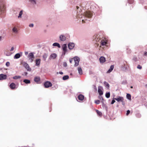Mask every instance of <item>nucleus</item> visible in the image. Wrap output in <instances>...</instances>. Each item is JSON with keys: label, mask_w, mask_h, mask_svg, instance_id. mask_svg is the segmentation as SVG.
I'll return each instance as SVG.
<instances>
[{"label": "nucleus", "mask_w": 147, "mask_h": 147, "mask_svg": "<svg viewBox=\"0 0 147 147\" xmlns=\"http://www.w3.org/2000/svg\"><path fill=\"white\" fill-rule=\"evenodd\" d=\"M77 9V18H79L82 20L83 23L86 22L85 21L87 20H89L93 15L92 13L89 11H85L83 12L80 7L78 6L76 7Z\"/></svg>", "instance_id": "f257e3e1"}, {"label": "nucleus", "mask_w": 147, "mask_h": 147, "mask_svg": "<svg viewBox=\"0 0 147 147\" xmlns=\"http://www.w3.org/2000/svg\"><path fill=\"white\" fill-rule=\"evenodd\" d=\"M34 53L31 52L28 55L27 58L29 62L32 63L33 61L34 58Z\"/></svg>", "instance_id": "f03ea898"}, {"label": "nucleus", "mask_w": 147, "mask_h": 147, "mask_svg": "<svg viewBox=\"0 0 147 147\" xmlns=\"http://www.w3.org/2000/svg\"><path fill=\"white\" fill-rule=\"evenodd\" d=\"M22 63L27 71H31V69L30 68L28 64L26 62H24Z\"/></svg>", "instance_id": "7ed1b4c3"}, {"label": "nucleus", "mask_w": 147, "mask_h": 147, "mask_svg": "<svg viewBox=\"0 0 147 147\" xmlns=\"http://www.w3.org/2000/svg\"><path fill=\"white\" fill-rule=\"evenodd\" d=\"M93 40L96 42H100V36L99 34L95 35L93 37Z\"/></svg>", "instance_id": "20e7f679"}, {"label": "nucleus", "mask_w": 147, "mask_h": 147, "mask_svg": "<svg viewBox=\"0 0 147 147\" xmlns=\"http://www.w3.org/2000/svg\"><path fill=\"white\" fill-rule=\"evenodd\" d=\"M100 42L101 44L100 47H101V46H104L105 45L107 44V41L106 39L104 38L101 39Z\"/></svg>", "instance_id": "39448f33"}, {"label": "nucleus", "mask_w": 147, "mask_h": 147, "mask_svg": "<svg viewBox=\"0 0 147 147\" xmlns=\"http://www.w3.org/2000/svg\"><path fill=\"white\" fill-rule=\"evenodd\" d=\"M62 49L63 51V54L65 55L67 51V46L66 44H64L62 46Z\"/></svg>", "instance_id": "423d86ee"}, {"label": "nucleus", "mask_w": 147, "mask_h": 147, "mask_svg": "<svg viewBox=\"0 0 147 147\" xmlns=\"http://www.w3.org/2000/svg\"><path fill=\"white\" fill-rule=\"evenodd\" d=\"M74 59L75 63V65L76 66H78L80 61L79 58L78 57H75L74 58Z\"/></svg>", "instance_id": "0eeeda50"}, {"label": "nucleus", "mask_w": 147, "mask_h": 147, "mask_svg": "<svg viewBox=\"0 0 147 147\" xmlns=\"http://www.w3.org/2000/svg\"><path fill=\"white\" fill-rule=\"evenodd\" d=\"M102 89V87L101 86H100L98 87V92L100 95H102L103 94Z\"/></svg>", "instance_id": "6e6552de"}, {"label": "nucleus", "mask_w": 147, "mask_h": 147, "mask_svg": "<svg viewBox=\"0 0 147 147\" xmlns=\"http://www.w3.org/2000/svg\"><path fill=\"white\" fill-rule=\"evenodd\" d=\"M52 84L49 81H47L44 83V86L45 88H48L52 86Z\"/></svg>", "instance_id": "1a4fd4ad"}, {"label": "nucleus", "mask_w": 147, "mask_h": 147, "mask_svg": "<svg viewBox=\"0 0 147 147\" xmlns=\"http://www.w3.org/2000/svg\"><path fill=\"white\" fill-rule=\"evenodd\" d=\"M68 48L70 49H72L75 46L74 44L72 42H70L68 44Z\"/></svg>", "instance_id": "9d476101"}, {"label": "nucleus", "mask_w": 147, "mask_h": 147, "mask_svg": "<svg viewBox=\"0 0 147 147\" xmlns=\"http://www.w3.org/2000/svg\"><path fill=\"white\" fill-rule=\"evenodd\" d=\"M114 99L116 100L118 102H123V97L119 96L117 98H114Z\"/></svg>", "instance_id": "9b49d317"}, {"label": "nucleus", "mask_w": 147, "mask_h": 147, "mask_svg": "<svg viewBox=\"0 0 147 147\" xmlns=\"http://www.w3.org/2000/svg\"><path fill=\"white\" fill-rule=\"evenodd\" d=\"M59 38L60 40L62 41H65L66 39V37L63 34H61L59 36Z\"/></svg>", "instance_id": "f8f14e48"}, {"label": "nucleus", "mask_w": 147, "mask_h": 147, "mask_svg": "<svg viewBox=\"0 0 147 147\" xmlns=\"http://www.w3.org/2000/svg\"><path fill=\"white\" fill-rule=\"evenodd\" d=\"M7 76L6 75L1 74H0V80H3L6 79L7 78Z\"/></svg>", "instance_id": "ddd939ff"}, {"label": "nucleus", "mask_w": 147, "mask_h": 147, "mask_svg": "<svg viewBox=\"0 0 147 147\" xmlns=\"http://www.w3.org/2000/svg\"><path fill=\"white\" fill-rule=\"evenodd\" d=\"M57 57V55L56 54L54 53L51 54L49 58V59H54L56 58Z\"/></svg>", "instance_id": "4468645a"}, {"label": "nucleus", "mask_w": 147, "mask_h": 147, "mask_svg": "<svg viewBox=\"0 0 147 147\" xmlns=\"http://www.w3.org/2000/svg\"><path fill=\"white\" fill-rule=\"evenodd\" d=\"M41 60L40 59H36L35 61L36 65V66L39 67L40 65Z\"/></svg>", "instance_id": "2eb2a0df"}, {"label": "nucleus", "mask_w": 147, "mask_h": 147, "mask_svg": "<svg viewBox=\"0 0 147 147\" xmlns=\"http://www.w3.org/2000/svg\"><path fill=\"white\" fill-rule=\"evenodd\" d=\"M99 60L100 63H103L105 62L106 59L105 57L102 56L100 58Z\"/></svg>", "instance_id": "dca6fc26"}, {"label": "nucleus", "mask_w": 147, "mask_h": 147, "mask_svg": "<svg viewBox=\"0 0 147 147\" xmlns=\"http://www.w3.org/2000/svg\"><path fill=\"white\" fill-rule=\"evenodd\" d=\"M10 87L12 89H15L16 87V85L13 83H11L10 85Z\"/></svg>", "instance_id": "f3484780"}, {"label": "nucleus", "mask_w": 147, "mask_h": 147, "mask_svg": "<svg viewBox=\"0 0 147 147\" xmlns=\"http://www.w3.org/2000/svg\"><path fill=\"white\" fill-rule=\"evenodd\" d=\"M40 80V78L39 77H36L34 78V81L37 83H39Z\"/></svg>", "instance_id": "a211bd4d"}, {"label": "nucleus", "mask_w": 147, "mask_h": 147, "mask_svg": "<svg viewBox=\"0 0 147 147\" xmlns=\"http://www.w3.org/2000/svg\"><path fill=\"white\" fill-rule=\"evenodd\" d=\"M78 98L79 100H81V101H82L84 100V96L82 94H80L78 96Z\"/></svg>", "instance_id": "6ab92c4d"}, {"label": "nucleus", "mask_w": 147, "mask_h": 147, "mask_svg": "<svg viewBox=\"0 0 147 147\" xmlns=\"http://www.w3.org/2000/svg\"><path fill=\"white\" fill-rule=\"evenodd\" d=\"M13 32L15 34H17L18 32V30L17 28L15 27H13L12 28Z\"/></svg>", "instance_id": "aec40b11"}, {"label": "nucleus", "mask_w": 147, "mask_h": 147, "mask_svg": "<svg viewBox=\"0 0 147 147\" xmlns=\"http://www.w3.org/2000/svg\"><path fill=\"white\" fill-rule=\"evenodd\" d=\"M103 84L107 88L109 89V88L110 86L108 82L106 81H105L103 82Z\"/></svg>", "instance_id": "412c9836"}, {"label": "nucleus", "mask_w": 147, "mask_h": 147, "mask_svg": "<svg viewBox=\"0 0 147 147\" xmlns=\"http://www.w3.org/2000/svg\"><path fill=\"white\" fill-rule=\"evenodd\" d=\"M113 68L114 66L113 65H111V66L110 69L107 71V73H109L111 72L113 70Z\"/></svg>", "instance_id": "4be33fe9"}, {"label": "nucleus", "mask_w": 147, "mask_h": 147, "mask_svg": "<svg viewBox=\"0 0 147 147\" xmlns=\"http://www.w3.org/2000/svg\"><path fill=\"white\" fill-rule=\"evenodd\" d=\"M20 54L18 53L16 54L14 56V58L15 59H17L19 58L20 57Z\"/></svg>", "instance_id": "5701e85b"}, {"label": "nucleus", "mask_w": 147, "mask_h": 147, "mask_svg": "<svg viewBox=\"0 0 147 147\" xmlns=\"http://www.w3.org/2000/svg\"><path fill=\"white\" fill-rule=\"evenodd\" d=\"M53 46H57L59 48H61V46L60 44L57 42H55L53 43Z\"/></svg>", "instance_id": "b1692460"}, {"label": "nucleus", "mask_w": 147, "mask_h": 147, "mask_svg": "<svg viewBox=\"0 0 147 147\" xmlns=\"http://www.w3.org/2000/svg\"><path fill=\"white\" fill-rule=\"evenodd\" d=\"M78 73L80 75L82 74V68L80 67H78Z\"/></svg>", "instance_id": "393cba45"}, {"label": "nucleus", "mask_w": 147, "mask_h": 147, "mask_svg": "<svg viewBox=\"0 0 147 147\" xmlns=\"http://www.w3.org/2000/svg\"><path fill=\"white\" fill-rule=\"evenodd\" d=\"M23 10H21L19 12V15L18 17V18H21L22 17V15L23 14Z\"/></svg>", "instance_id": "a878e982"}, {"label": "nucleus", "mask_w": 147, "mask_h": 147, "mask_svg": "<svg viewBox=\"0 0 147 147\" xmlns=\"http://www.w3.org/2000/svg\"><path fill=\"white\" fill-rule=\"evenodd\" d=\"M48 56V55L46 53L44 54L42 56V58L44 61H45Z\"/></svg>", "instance_id": "bb28decb"}, {"label": "nucleus", "mask_w": 147, "mask_h": 147, "mask_svg": "<svg viewBox=\"0 0 147 147\" xmlns=\"http://www.w3.org/2000/svg\"><path fill=\"white\" fill-rule=\"evenodd\" d=\"M4 9V7H2L0 4V15H1L2 13L3 12Z\"/></svg>", "instance_id": "cd10ccee"}, {"label": "nucleus", "mask_w": 147, "mask_h": 147, "mask_svg": "<svg viewBox=\"0 0 147 147\" xmlns=\"http://www.w3.org/2000/svg\"><path fill=\"white\" fill-rule=\"evenodd\" d=\"M21 78V76H15L13 77V78L15 80H17Z\"/></svg>", "instance_id": "c85d7f7f"}, {"label": "nucleus", "mask_w": 147, "mask_h": 147, "mask_svg": "<svg viewBox=\"0 0 147 147\" xmlns=\"http://www.w3.org/2000/svg\"><path fill=\"white\" fill-rule=\"evenodd\" d=\"M23 82H24V83L26 84H29L30 83V80L27 79L24 80H23Z\"/></svg>", "instance_id": "c756f323"}, {"label": "nucleus", "mask_w": 147, "mask_h": 147, "mask_svg": "<svg viewBox=\"0 0 147 147\" xmlns=\"http://www.w3.org/2000/svg\"><path fill=\"white\" fill-rule=\"evenodd\" d=\"M126 97L128 99L131 100V96L130 94H127L126 95Z\"/></svg>", "instance_id": "7c9ffc66"}, {"label": "nucleus", "mask_w": 147, "mask_h": 147, "mask_svg": "<svg viewBox=\"0 0 147 147\" xmlns=\"http://www.w3.org/2000/svg\"><path fill=\"white\" fill-rule=\"evenodd\" d=\"M69 78V77L68 75L65 76L63 77V80H65L68 79Z\"/></svg>", "instance_id": "2f4dec72"}, {"label": "nucleus", "mask_w": 147, "mask_h": 147, "mask_svg": "<svg viewBox=\"0 0 147 147\" xmlns=\"http://www.w3.org/2000/svg\"><path fill=\"white\" fill-rule=\"evenodd\" d=\"M105 96L107 98H109L110 96V93L109 92H107L105 94Z\"/></svg>", "instance_id": "473e14b6"}, {"label": "nucleus", "mask_w": 147, "mask_h": 147, "mask_svg": "<svg viewBox=\"0 0 147 147\" xmlns=\"http://www.w3.org/2000/svg\"><path fill=\"white\" fill-rule=\"evenodd\" d=\"M96 111L97 114L98 115L100 116H101L102 115V113L101 112H100V111L98 110H96Z\"/></svg>", "instance_id": "72a5a7b5"}, {"label": "nucleus", "mask_w": 147, "mask_h": 147, "mask_svg": "<svg viewBox=\"0 0 147 147\" xmlns=\"http://www.w3.org/2000/svg\"><path fill=\"white\" fill-rule=\"evenodd\" d=\"M30 2L33 4H36L35 0H30Z\"/></svg>", "instance_id": "f704fd0d"}, {"label": "nucleus", "mask_w": 147, "mask_h": 147, "mask_svg": "<svg viewBox=\"0 0 147 147\" xmlns=\"http://www.w3.org/2000/svg\"><path fill=\"white\" fill-rule=\"evenodd\" d=\"M95 103L97 104H99L100 103V101L99 100H97L95 101Z\"/></svg>", "instance_id": "c9c22d12"}, {"label": "nucleus", "mask_w": 147, "mask_h": 147, "mask_svg": "<svg viewBox=\"0 0 147 147\" xmlns=\"http://www.w3.org/2000/svg\"><path fill=\"white\" fill-rule=\"evenodd\" d=\"M137 68L141 69H142V67L140 65H138L137 66Z\"/></svg>", "instance_id": "e433bc0d"}, {"label": "nucleus", "mask_w": 147, "mask_h": 147, "mask_svg": "<svg viewBox=\"0 0 147 147\" xmlns=\"http://www.w3.org/2000/svg\"><path fill=\"white\" fill-rule=\"evenodd\" d=\"M4 38V37L0 35V41L2 40Z\"/></svg>", "instance_id": "4c0bfd02"}, {"label": "nucleus", "mask_w": 147, "mask_h": 147, "mask_svg": "<svg viewBox=\"0 0 147 147\" xmlns=\"http://www.w3.org/2000/svg\"><path fill=\"white\" fill-rule=\"evenodd\" d=\"M63 65L65 67H66L67 66V63L65 62L63 63Z\"/></svg>", "instance_id": "58836bf2"}, {"label": "nucleus", "mask_w": 147, "mask_h": 147, "mask_svg": "<svg viewBox=\"0 0 147 147\" xmlns=\"http://www.w3.org/2000/svg\"><path fill=\"white\" fill-rule=\"evenodd\" d=\"M99 99H100V100H103V98H102V96H101V95H100L99 96Z\"/></svg>", "instance_id": "ea45409f"}, {"label": "nucleus", "mask_w": 147, "mask_h": 147, "mask_svg": "<svg viewBox=\"0 0 147 147\" xmlns=\"http://www.w3.org/2000/svg\"><path fill=\"white\" fill-rule=\"evenodd\" d=\"M9 65H10V63L9 62H6V65L8 67Z\"/></svg>", "instance_id": "a19ab883"}, {"label": "nucleus", "mask_w": 147, "mask_h": 147, "mask_svg": "<svg viewBox=\"0 0 147 147\" xmlns=\"http://www.w3.org/2000/svg\"><path fill=\"white\" fill-rule=\"evenodd\" d=\"M130 112V111L129 110H127V113H126V115H128L129 113Z\"/></svg>", "instance_id": "79ce46f5"}, {"label": "nucleus", "mask_w": 147, "mask_h": 147, "mask_svg": "<svg viewBox=\"0 0 147 147\" xmlns=\"http://www.w3.org/2000/svg\"><path fill=\"white\" fill-rule=\"evenodd\" d=\"M14 49V47H12L11 48V49H10V51H13Z\"/></svg>", "instance_id": "37998d69"}, {"label": "nucleus", "mask_w": 147, "mask_h": 147, "mask_svg": "<svg viewBox=\"0 0 147 147\" xmlns=\"http://www.w3.org/2000/svg\"><path fill=\"white\" fill-rule=\"evenodd\" d=\"M5 55L7 56H9L11 54L10 53H5Z\"/></svg>", "instance_id": "c03bdc74"}, {"label": "nucleus", "mask_w": 147, "mask_h": 147, "mask_svg": "<svg viewBox=\"0 0 147 147\" xmlns=\"http://www.w3.org/2000/svg\"><path fill=\"white\" fill-rule=\"evenodd\" d=\"M133 1V0H129L128 2L129 3H131Z\"/></svg>", "instance_id": "a18cd8bd"}, {"label": "nucleus", "mask_w": 147, "mask_h": 147, "mask_svg": "<svg viewBox=\"0 0 147 147\" xmlns=\"http://www.w3.org/2000/svg\"><path fill=\"white\" fill-rule=\"evenodd\" d=\"M115 102V101L114 100H113L112 102H111V104H114V103Z\"/></svg>", "instance_id": "49530a36"}, {"label": "nucleus", "mask_w": 147, "mask_h": 147, "mask_svg": "<svg viewBox=\"0 0 147 147\" xmlns=\"http://www.w3.org/2000/svg\"><path fill=\"white\" fill-rule=\"evenodd\" d=\"M69 61L70 63H72V62L73 61L72 59H70L69 60Z\"/></svg>", "instance_id": "de8ad7c7"}, {"label": "nucleus", "mask_w": 147, "mask_h": 147, "mask_svg": "<svg viewBox=\"0 0 147 147\" xmlns=\"http://www.w3.org/2000/svg\"><path fill=\"white\" fill-rule=\"evenodd\" d=\"M29 26L31 27H33V24H31L29 25Z\"/></svg>", "instance_id": "09e8293b"}, {"label": "nucleus", "mask_w": 147, "mask_h": 147, "mask_svg": "<svg viewBox=\"0 0 147 147\" xmlns=\"http://www.w3.org/2000/svg\"><path fill=\"white\" fill-rule=\"evenodd\" d=\"M144 55H145V56H146L147 55V52H145L144 53Z\"/></svg>", "instance_id": "8fccbe9b"}, {"label": "nucleus", "mask_w": 147, "mask_h": 147, "mask_svg": "<svg viewBox=\"0 0 147 147\" xmlns=\"http://www.w3.org/2000/svg\"><path fill=\"white\" fill-rule=\"evenodd\" d=\"M25 55H26L28 54V52L27 51L25 52Z\"/></svg>", "instance_id": "3c124183"}, {"label": "nucleus", "mask_w": 147, "mask_h": 147, "mask_svg": "<svg viewBox=\"0 0 147 147\" xmlns=\"http://www.w3.org/2000/svg\"><path fill=\"white\" fill-rule=\"evenodd\" d=\"M59 73L60 74H63V73L62 72H61V71H60L59 72Z\"/></svg>", "instance_id": "603ef678"}, {"label": "nucleus", "mask_w": 147, "mask_h": 147, "mask_svg": "<svg viewBox=\"0 0 147 147\" xmlns=\"http://www.w3.org/2000/svg\"><path fill=\"white\" fill-rule=\"evenodd\" d=\"M102 104L103 106H104L105 105V104H104V102L103 101H102Z\"/></svg>", "instance_id": "864d4df0"}, {"label": "nucleus", "mask_w": 147, "mask_h": 147, "mask_svg": "<svg viewBox=\"0 0 147 147\" xmlns=\"http://www.w3.org/2000/svg\"><path fill=\"white\" fill-rule=\"evenodd\" d=\"M28 74V73L26 72H25L24 73V74L25 76H26Z\"/></svg>", "instance_id": "5fc2aeb1"}, {"label": "nucleus", "mask_w": 147, "mask_h": 147, "mask_svg": "<svg viewBox=\"0 0 147 147\" xmlns=\"http://www.w3.org/2000/svg\"><path fill=\"white\" fill-rule=\"evenodd\" d=\"M130 88H133V87L132 86H131L130 87Z\"/></svg>", "instance_id": "6e6d98bb"}, {"label": "nucleus", "mask_w": 147, "mask_h": 147, "mask_svg": "<svg viewBox=\"0 0 147 147\" xmlns=\"http://www.w3.org/2000/svg\"><path fill=\"white\" fill-rule=\"evenodd\" d=\"M122 102V104H123V105H124V103H123V102Z\"/></svg>", "instance_id": "4d7b16f0"}]
</instances>
